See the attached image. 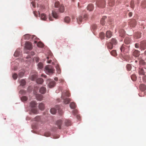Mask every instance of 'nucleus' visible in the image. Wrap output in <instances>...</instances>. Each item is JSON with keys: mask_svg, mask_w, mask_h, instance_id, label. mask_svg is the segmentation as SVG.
<instances>
[{"mask_svg": "<svg viewBox=\"0 0 146 146\" xmlns=\"http://www.w3.org/2000/svg\"><path fill=\"white\" fill-rule=\"evenodd\" d=\"M57 110H58V112L60 115H62L63 113L62 110L58 106H56L55 108H51L50 110V111L51 113L54 114L56 113Z\"/></svg>", "mask_w": 146, "mask_h": 146, "instance_id": "f257e3e1", "label": "nucleus"}, {"mask_svg": "<svg viewBox=\"0 0 146 146\" xmlns=\"http://www.w3.org/2000/svg\"><path fill=\"white\" fill-rule=\"evenodd\" d=\"M45 70L47 74H50L54 73L55 70L53 67L51 65H48L46 66Z\"/></svg>", "mask_w": 146, "mask_h": 146, "instance_id": "f03ea898", "label": "nucleus"}, {"mask_svg": "<svg viewBox=\"0 0 146 146\" xmlns=\"http://www.w3.org/2000/svg\"><path fill=\"white\" fill-rule=\"evenodd\" d=\"M129 46H126L122 44L120 48V50L121 52L128 53L129 51Z\"/></svg>", "mask_w": 146, "mask_h": 146, "instance_id": "7ed1b4c3", "label": "nucleus"}, {"mask_svg": "<svg viewBox=\"0 0 146 146\" xmlns=\"http://www.w3.org/2000/svg\"><path fill=\"white\" fill-rule=\"evenodd\" d=\"M96 5L99 7H104L106 5L105 1V0H97Z\"/></svg>", "mask_w": 146, "mask_h": 146, "instance_id": "20e7f679", "label": "nucleus"}, {"mask_svg": "<svg viewBox=\"0 0 146 146\" xmlns=\"http://www.w3.org/2000/svg\"><path fill=\"white\" fill-rule=\"evenodd\" d=\"M140 48L141 50L146 48V41L143 40L141 42L140 44Z\"/></svg>", "mask_w": 146, "mask_h": 146, "instance_id": "39448f33", "label": "nucleus"}, {"mask_svg": "<svg viewBox=\"0 0 146 146\" xmlns=\"http://www.w3.org/2000/svg\"><path fill=\"white\" fill-rule=\"evenodd\" d=\"M25 47L26 48L28 49H31L32 48V45L30 42H28L25 43Z\"/></svg>", "mask_w": 146, "mask_h": 146, "instance_id": "423d86ee", "label": "nucleus"}, {"mask_svg": "<svg viewBox=\"0 0 146 146\" xmlns=\"http://www.w3.org/2000/svg\"><path fill=\"white\" fill-rule=\"evenodd\" d=\"M106 45L108 48L110 49H111L113 47V44L111 42H106Z\"/></svg>", "mask_w": 146, "mask_h": 146, "instance_id": "0eeeda50", "label": "nucleus"}, {"mask_svg": "<svg viewBox=\"0 0 146 146\" xmlns=\"http://www.w3.org/2000/svg\"><path fill=\"white\" fill-rule=\"evenodd\" d=\"M94 6L92 4H90L87 7V9L90 11H92L94 9Z\"/></svg>", "mask_w": 146, "mask_h": 146, "instance_id": "6e6552de", "label": "nucleus"}, {"mask_svg": "<svg viewBox=\"0 0 146 146\" xmlns=\"http://www.w3.org/2000/svg\"><path fill=\"white\" fill-rule=\"evenodd\" d=\"M37 104L36 102L33 101H32L31 102L30 104V106L32 108H35L36 107Z\"/></svg>", "mask_w": 146, "mask_h": 146, "instance_id": "1a4fd4ad", "label": "nucleus"}, {"mask_svg": "<svg viewBox=\"0 0 146 146\" xmlns=\"http://www.w3.org/2000/svg\"><path fill=\"white\" fill-rule=\"evenodd\" d=\"M55 82L54 81H51L48 84V86L50 88H52L54 87L55 86Z\"/></svg>", "mask_w": 146, "mask_h": 146, "instance_id": "9d476101", "label": "nucleus"}, {"mask_svg": "<svg viewBox=\"0 0 146 146\" xmlns=\"http://www.w3.org/2000/svg\"><path fill=\"white\" fill-rule=\"evenodd\" d=\"M46 91V89L44 87H41L40 89V92L42 94H44Z\"/></svg>", "mask_w": 146, "mask_h": 146, "instance_id": "9b49d317", "label": "nucleus"}, {"mask_svg": "<svg viewBox=\"0 0 146 146\" xmlns=\"http://www.w3.org/2000/svg\"><path fill=\"white\" fill-rule=\"evenodd\" d=\"M62 98L64 100V103L65 104H68L70 102V99L69 98H67L66 99H65L63 97V96H62Z\"/></svg>", "mask_w": 146, "mask_h": 146, "instance_id": "f8f14e48", "label": "nucleus"}, {"mask_svg": "<svg viewBox=\"0 0 146 146\" xmlns=\"http://www.w3.org/2000/svg\"><path fill=\"white\" fill-rule=\"evenodd\" d=\"M106 36L107 38H110L112 36L111 32L110 31H107L106 34Z\"/></svg>", "mask_w": 146, "mask_h": 146, "instance_id": "ddd939ff", "label": "nucleus"}, {"mask_svg": "<svg viewBox=\"0 0 146 146\" xmlns=\"http://www.w3.org/2000/svg\"><path fill=\"white\" fill-rule=\"evenodd\" d=\"M140 89L142 91H144L146 89V86L145 85L141 84L139 87Z\"/></svg>", "mask_w": 146, "mask_h": 146, "instance_id": "4468645a", "label": "nucleus"}, {"mask_svg": "<svg viewBox=\"0 0 146 146\" xmlns=\"http://www.w3.org/2000/svg\"><path fill=\"white\" fill-rule=\"evenodd\" d=\"M124 42L125 44H129L131 42V40L128 37H126L124 40Z\"/></svg>", "mask_w": 146, "mask_h": 146, "instance_id": "2eb2a0df", "label": "nucleus"}, {"mask_svg": "<svg viewBox=\"0 0 146 146\" xmlns=\"http://www.w3.org/2000/svg\"><path fill=\"white\" fill-rule=\"evenodd\" d=\"M56 124L59 129L61 128V125L62 124V121L61 120H58L56 123Z\"/></svg>", "mask_w": 146, "mask_h": 146, "instance_id": "dca6fc26", "label": "nucleus"}, {"mask_svg": "<svg viewBox=\"0 0 146 146\" xmlns=\"http://www.w3.org/2000/svg\"><path fill=\"white\" fill-rule=\"evenodd\" d=\"M139 75H144L145 74V72L143 68H139Z\"/></svg>", "mask_w": 146, "mask_h": 146, "instance_id": "f3484780", "label": "nucleus"}, {"mask_svg": "<svg viewBox=\"0 0 146 146\" xmlns=\"http://www.w3.org/2000/svg\"><path fill=\"white\" fill-rule=\"evenodd\" d=\"M82 18L81 16H79L77 18V22L78 24H80L82 21Z\"/></svg>", "mask_w": 146, "mask_h": 146, "instance_id": "a211bd4d", "label": "nucleus"}, {"mask_svg": "<svg viewBox=\"0 0 146 146\" xmlns=\"http://www.w3.org/2000/svg\"><path fill=\"white\" fill-rule=\"evenodd\" d=\"M38 108L40 110H43L44 108V105L43 103H41L39 105Z\"/></svg>", "mask_w": 146, "mask_h": 146, "instance_id": "6ab92c4d", "label": "nucleus"}, {"mask_svg": "<svg viewBox=\"0 0 146 146\" xmlns=\"http://www.w3.org/2000/svg\"><path fill=\"white\" fill-rule=\"evenodd\" d=\"M37 100L39 101H41L43 98V96L40 94H38L36 96Z\"/></svg>", "mask_w": 146, "mask_h": 146, "instance_id": "aec40b11", "label": "nucleus"}, {"mask_svg": "<svg viewBox=\"0 0 146 146\" xmlns=\"http://www.w3.org/2000/svg\"><path fill=\"white\" fill-rule=\"evenodd\" d=\"M40 18L41 19L43 20H45L47 19L46 15L44 13H42L40 15Z\"/></svg>", "mask_w": 146, "mask_h": 146, "instance_id": "412c9836", "label": "nucleus"}, {"mask_svg": "<svg viewBox=\"0 0 146 146\" xmlns=\"http://www.w3.org/2000/svg\"><path fill=\"white\" fill-rule=\"evenodd\" d=\"M110 53L112 56L115 57L117 55L116 50H113L111 51L110 52Z\"/></svg>", "mask_w": 146, "mask_h": 146, "instance_id": "4be33fe9", "label": "nucleus"}, {"mask_svg": "<svg viewBox=\"0 0 146 146\" xmlns=\"http://www.w3.org/2000/svg\"><path fill=\"white\" fill-rule=\"evenodd\" d=\"M108 4L111 6H113L114 5V0H108Z\"/></svg>", "mask_w": 146, "mask_h": 146, "instance_id": "5701e85b", "label": "nucleus"}, {"mask_svg": "<svg viewBox=\"0 0 146 146\" xmlns=\"http://www.w3.org/2000/svg\"><path fill=\"white\" fill-rule=\"evenodd\" d=\"M65 123L66 125L67 126H68L71 125V121L69 120H66L65 121Z\"/></svg>", "mask_w": 146, "mask_h": 146, "instance_id": "b1692460", "label": "nucleus"}, {"mask_svg": "<svg viewBox=\"0 0 146 146\" xmlns=\"http://www.w3.org/2000/svg\"><path fill=\"white\" fill-rule=\"evenodd\" d=\"M76 106L75 103L74 102H71L70 104V107L72 109L75 108Z\"/></svg>", "mask_w": 146, "mask_h": 146, "instance_id": "393cba45", "label": "nucleus"}, {"mask_svg": "<svg viewBox=\"0 0 146 146\" xmlns=\"http://www.w3.org/2000/svg\"><path fill=\"white\" fill-rule=\"evenodd\" d=\"M59 10L60 12L62 13L64 11V7L63 5H61L59 8Z\"/></svg>", "mask_w": 146, "mask_h": 146, "instance_id": "a878e982", "label": "nucleus"}, {"mask_svg": "<svg viewBox=\"0 0 146 146\" xmlns=\"http://www.w3.org/2000/svg\"><path fill=\"white\" fill-rule=\"evenodd\" d=\"M70 21V19L68 17H66L64 19V21L65 22L68 23Z\"/></svg>", "mask_w": 146, "mask_h": 146, "instance_id": "bb28decb", "label": "nucleus"}, {"mask_svg": "<svg viewBox=\"0 0 146 146\" xmlns=\"http://www.w3.org/2000/svg\"><path fill=\"white\" fill-rule=\"evenodd\" d=\"M36 82L39 84H42L43 82V80L41 78H39L36 80Z\"/></svg>", "mask_w": 146, "mask_h": 146, "instance_id": "cd10ccee", "label": "nucleus"}, {"mask_svg": "<svg viewBox=\"0 0 146 146\" xmlns=\"http://www.w3.org/2000/svg\"><path fill=\"white\" fill-rule=\"evenodd\" d=\"M106 18V16L103 17L100 21V23L102 25L105 24L104 20Z\"/></svg>", "mask_w": 146, "mask_h": 146, "instance_id": "c85d7f7f", "label": "nucleus"}, {"mask_svg": "<svg viewBox=\"0 0 146 146\" xmlns=\"http://www.w3.org/2000/svg\"><path fill=\"white\" fill-rule=\"evenodd\" d=\"M111 42L113 44V45H116L117 44V40L115 39L114 38H112L111 40Z\"/></svg>", "mask_w": 146, "mask_h": 146, "instance_id": "c756f323", "label": "nucleus"}, {"mask_svg": "<svg viewBox=\"0 0 146 146\" xmlns=\"http://www.w3.org/2000/svg\"><path fill=\"white\" fill-rule=\"evenodd\" d=\"M132 55L135 58L137 57V50H133L132 51Z\"/></svg>", "mask_w": 146, "mask_h": 146, "instance_id": "7c9ffc66", "label": "nucleus"}, {"mask_svg": "<svg viewBox=\"0 0 146 146\" xmlns=\"http://www.w3.org/2000/svg\"><path fill=\"white\" fill-rule=\"evenodd\" d=\"M135 21L134 19L130 21V24L131 25L132 27H134L136 25Z\"/></svg>", "mask_w": 146, "mask_h": 146, "instance_id": "2f4dec72", "label": "nucleus"}, {"mask_svg": "<svg viewBox=\"0 0 146 146\" xmlns=\"http://www.w3.org/2000/svg\"><path fill=\"white\" fill-rule=\"evenodd\" d=\"M146 63L143 60H141L139 62V65L140 66H143L145 65Z\"/></svg>", "mask_w": 146, "mask_h": 146, "instance_id": "473e14b6", "label": "nucleus"}, {"mask_svg": "<svg viewBox=\"0 0 146 146\" xmlns=\"http://www.w3.org/2000/svg\"><path fill=\"white\" fill-rule=\"evenodd\" d=\"M141 4L143 7L145 8L146 7V1L145 0L142 1Z\"/></svg>", "mask_w": 146, "mask_h": 146, "instance_id": "72a5a7b5", "label": "nucleus"}, {"mask_svg": "<svg viewBox=\"0 0 146 146\" xmlns=\"http://www.w3.org/2000/svg\"><path fill=\"white\" fill-rule=\"evenodd\" d=\"M131 78L133 81H136L137 79L136 75L135 74L132 75L131 76Z\"/></svg>", "mask_w": 146, "mask_h": 146, "instance_id": "f704fd0d", "label": "nucleus"}, {"mask_svg": "<svg viewBox=\"0 0 146 146\" xmlns=\"http://www.w3.org/2000/svg\"><path fill=\"white\" fill-rule=\"evenodd\" d=\"M40 116H37L33 119V121H40Z\"/></svg>", "mask_w": 146, "mask_h": 146, "instance_id": "c9c22d12", "label": "nucleus"}, {"mask_svg": "<svg viewBox=\"0 0 146 146\" xmlns=\"http://www.w3.org/2000/svg\"><path fill=\"white\" fill-rule=\"evenodd\" d=\"M31 111L33 113H36L37 112V110L35 108H32L31 110Z\"/></svg>", "mask_w": 146, "mask_h": 146, "instance_id": "e433bc0d", "label": "nucleus"}, {"mask_svg": "<svg viewBox=\"0 0 146 146\" xmlns=\"http://www.w3.org/2000/svg\"><path fill=\"white\" fill-rule=\"evenodd\" d=\"M54 6L56 8L60 7V5L59 2L58 1H56L55 3Z\"/></svg>", "mask_w": 146, "mask_h": 146, "instance_id": "4c0bfd02", "label": "nucleus"}, {"mask_svg": "<svg viewBox=\"0 0 146 146\" xmlns=\"http://www.w3.org/2000/svg\"><path fill=\"white\" fill-rule=\"evenodd\" d=\"M20 52L18 50H17L15 52L14 54V55L15 56H18L20 55Z\"/></svg>", "mask_w": 146, "mask_h": 146, "instance_id": "58836bf2", "label": "nucleus"}, {"mask_svg": "<svg viewBox=\"0 0 146 146\" xmlns=\"http://www.w3.org/2000/svg\"><path fill=\"white\" fill-rule=\"evenodd\" d=\"M37 46L40 47H42L44 46V44L41 42H38L37 43Z\"/></svg>", "mask_w": 146, "mask_h": 146, "instance_id": "ea45409f", "label": "nucleus"}, {"mask_svg": "<svg viewBox=\"0 0 146 146\" xmlns=\"http://www.w3.org/2000/svg\"><path fill=\"white\" fill-rule=\"evenodd\" d=\"M36 78V76L35 75H33L30 76V79L33 81Z\"/></svg>", "mask_w": 146, "mask_h": 146, "instance_id": "a19ab883", "label": "nucleus"}, {"mask_svg": "<svg viewBox=\"0 0 146 146\" xmlns=\"http://www.w3.org/2000/svg\"><path fill=\"white\" fill-rule=\"evenodd\" d=\"M131 66L130 64H127L126 66V68L128 71H130L131 69Z\"/></svg>", "mask_w": 146, "mask_h": 146, "instance_id": "79ce46f5", "label": "nucleus"}, {"mask_svg": "<svg viewBox=\"0 0 146 146\" xmlns=\"http://www.w3.org/2000/svg\"><path fill=\"white\" fill-rule=\"evenodd\" d=\"M105 36V34L103 33H101L100 34V37L102 39H103L104 38Z\"/></svg>", "mask_w": 146, "mask_h": 146, "instance_id": "37998d69", "label": "nucleus"}, {"mask_svg": "<svg viewBox=\"0 0 146 146\" xmlns=\"http://www.w3.org/2000/svg\"><path fill=\"white\" fill-rule=\"evenodd\" d=\"M26 84V82L24 80H22L21 81V85L23 86Z\"/></svg>", "mask_w": 146, "mask_h": 146, "instance_id": "c03bdc74", "label": "nucleus"}, {"mask_svg": "<svg viewBox=\"0 0 146 146\" xmlns=\"http://www.w3.org/2000/svg\"><path fill=\"white\" fill-rule=\"evenodd\" d=\"M52 14L53 16V17L55 18H56L58 17V15H57V13L54 11L52 12Z\"/></svg>", "mask_w": 146, "mask_h": 146, "instance_id": "a18cd8bd", "label": "nucleus"}, {"mask_svg": "<svg viewBox=\"0 0 146 146\" xmlns=\"http://www.w3.org/2000/svg\"><path fill=\"white\" fill-rule=\"evenodd\" d=\"M21 100L22 101L25 102L27 100V98L25 96H24L21 98Z\"/></svg>", "mask_w": 146, "mask_h": 146, "instance_id": "49530a36", "label": "nucleus"}, {"mask_svg": "<svg viewBox=\"0 0 146 146\" xmlns=\"http://www.w3.org/2000/svg\"><path fill=\"white\" fill-rule=\"evenodd\" d=\"M38 68L40 69H41L43 68V65L41 63H39L38 64Z\"/></svg>", "mask_w": 146, "mask_h": 146, "instance_id": "de8ad7c7", "label": "nucleus"}, {"mask_svg": "<svg viewBox=\"0 0 146 146\" xmlns=\"http://www.w3.org/2000/svg\"><path fill=\"white\" fill-rule=\"evenodd\" d=\"M30 37V36L29 35H26L24 36V37L25 39H29Z\"/></svg>", "mask_w": 146, "mask_h": 146, "instance_id": "09e8293b", "label": "nucleus"}, {"mask_svg": "<svg viewBox=\"0 0 146 146\" xmlns=\"http://www.w3.org/2000/svg\"><path fill=\"white\" fill-rule=\"evenodd\" d=\"M67 97H69L70 95V94L69 93V92L68 91H67L64 94V92L62 94V96H63V95L64 94Z\"/></svg>", "mask_w": 146, "mask_h": 146, "instance_id": "8fccbe9b", "label": "nucleus"}, {"mask_svg": "<svg viewBox=\"0 0 146 146\" xmlns=\"http://www.w3.org/2000/svg\"><path fill=\"white\" fill-rule=\"evenodd\" d=\"M24 75V73L23 72H20L19 74V76L20 78L23 77Z\"/></svg>", "mask_w": 146, "mask_h": 146, "instance_id": "3c124183", "label": "nucleus"}, {"mask_svg": "<svg viewBox=\"0 0 146 146\" xmlns=\"http://www.w3.org/2000/svg\"><path fill=\"white\" fill-rule=\"evenodd\" d=\"M134 1H131L130 2V5L131 7L133 8L134 7Z\"/></svg>", "mask_w": 146, "mask_h": 146, "instance_id": "603ef678", "label": "nucleus"}, {"mask_svg": "<svg viewBox=\"0 0 146 146\" xmlns=\"http://www.w3.org/2000/svg\"><path fill=\"white\" fill-rule=\"evenodd\" d=\"M50 133L49 132H46L44 134V135L46 137H48L50 136Z\"/></svg>", "mask_w": 146, "mask_h": 146, "instance_id": "864d4df0", "label": "nucleus"}, {"mask_svg": "<svg viewBox=\"0 0 146 146\" xmlns=\"http://www.w3.org/2000/svg\"><path fill=\"white\" fill-rule=\"evenodd\" d=\"M33 13L34 15L36 16L37 17L38 16V15H39V12H37L36 11H33Z\"/></svg>", "mask_w": 146, "mask_h": 146, "instance_id": "5fc2aeb1", "label": "nucleus"}, {"mask_svg": "<svg viewBox=\"0 0 146 146\" xmlns=\"http://www.w3.org/2000/svg\"><path fill=\"white\" fill-rule=\"evenodd\" d=\"M72 112L74 115H77L78 113V111L76 109H75L73 110Z\"/></svg>", "mask_w": 146, "mask_h": 146, "instance_id": "6e6d98bb", "label": "nucleus"}, {"mask_svg": "<svg viewBox=\"0 0 146 146\" xmlns=\"http://www.w3.org/2000/svg\"><path fill=\"white\" fill-rule=\"evenodd\" d=\"M17 75L16 74H14L13 75V79L15 80L17 79Z\"/></svg>", "mask_w": 146, "mask_h": 146, "instance_id": "4d7b16f0", "label": "nucleus"}, {"mask_svg": "<svg viewBox=\"0 0 146 146\" xmlns=\"http://www.w3.org/2000/svg\"><path fill=\"white\" fill-rule=\"evenodd\" d=\"M34 60L36 61V62H38L39 61V58L38 57H35L34 58Z\"/></svg>", "mask_w": 146, "mask_h": 146, "instance_id": "13d9d810", "label": "nucleus"}, {"mask_svg": "<svg viewBox=\"0 0 146 146\" xmlns=\"http://www.w3.org/2000/svg\"><path fill=\"white\" fill-rule=\"evenodd\" d=\"M97 28V26L96 25H93L92 26V28L93 29H95Z\"/></svg>", "mask_w": 146, "mask_h": 146, "instance_id": "bf43d9fd", "label": "nucleus"}, {"mask_svg": "<svg viewBox=\"0 0 146 146\" xmlns=\"http://www.w3.org/2000/svg\"><path fill=\"white\" fill-rule=\"evenodd\" d=\"M141 33H137V38H140L141 36Z\"/></svg>", "mask_w": 146, "mask_h": 146, "instance_id": "052dcab7", "label": "nucleus"}, {"mask_svg": "<svg viewBox=\"0 0 146 146\" xmlns=\"http://www.w3.org/2000/svg\"><path fill=\"white\" fill-rule=\"evenodd\" d=\"M31 4L32 5L33 7L34 8H35V3L34 2H32L31 3Z\"/></svg>", "mask_w": 146, "mask_h": 146, "instance_id": "680f3d73", "label": "nucleus"}, {"mask_svg": "<svg viewBox=\"0 0 146 146\" xmlns=\"http://www.w3.org/2000/svg\"><path fill=\"white\" fill-rule=\"evenodd\" d=\"M132 13L131 12H130L128 13V15L129 17H131L132 16Z\"/></svg>", "mask_w": 146, "mask_h": 146, "instance_id": "e2e57ef3", "label": "nucleus"}, {"mask_svg": "<svg viewBox=\"0 0 146 146\" xmlns=\"http://www.w3.org/2000/svg\"><path fill=\"white\" fill-rule=\"evenodd\" d=\"M52 17H51L50 16H49V19L51 21H52Z\"/></svg>", "mask_w": 146, "mask_h": 146, "instance_id": "0e129e2a", "label": "nucleus"}, {"mask_svg": "<svg viewBox=\"0 0 146 146\" xmlns=\"http://www.w3.org/2000/svg\"><path fill=\"white\" fill-rule=\"evenodd\" d=\"M35 54V52H31V54L32 56L34 55Z\"/></svg>", "mask_w": 146, "mask_h": 146, "instance_id": "69168bd1", "label": "nucleus"}, {"mask_svg": "<svg viewBox=\"0 0 146 146\" xmlns=\"http://www.w3.org/2000/svg\"><path fill=\"white\" fill-rule=\"evenodd\" d=\"M56 69L58 70V72H60V70L59 69V67H57Z\"/></svg>", "mask_w": 146, "mask_h": 146, "instance_id": "338daca9", "label": "nucleus"}, {"mask_svg": "<svg viewBox=\"0 0 146 146\" xmlns=\"http://www.w3.org/2000/svg\"><path fill=\"white\" fill-rule=\"evenodd\" d=\"M54 80H55V81H57L58 80V78H57V77H55L54 78Z\"/></svg>", "mask_w": 146, "mask_h": 146, "instance_id": "774afa93", "label": "nucleus"}]
</instances>
